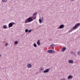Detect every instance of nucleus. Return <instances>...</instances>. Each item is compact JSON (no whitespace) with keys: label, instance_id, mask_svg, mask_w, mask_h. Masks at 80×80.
<instances>
[{"label":"nucleus","instance_id":"nucleus-31","mask_svg":"<svg viewBox=\"0 0 80 80\" xmlns=\"http://www.w3.org/2000/svg\"><path fill=\"white\" fill-rule=\"evenodd\" d=\"M58 29H59V28H58Z\"/></svg>","mask_w":80,"mask_h":80},{"label":"nucleus","instance_id":"nucleus-12","mask_svg":"<svg viewBox=\"0 0 80 80\" xmlns=\"http://www.w3.org/2000/svg\"><path fill=\"white\" fill-rule=\"evenodd\" d=\"M37 44H38V45H40V40H38L37 42Z\"/></svg>","mask_w":80,"mask_h":80},{"label":"nucleus","instance_id":"nucleus-16","mask_svg":"<svg viewBox=\"0 0 80 80\" xmlns=\"http://www.w3.org/2000/svg\"><path fill=\"white\" fill-rule=\"evenodd\" d=\"M37 12H35V13L33 14V16H35V15H37Z\"/></svg>","mask_w":80,"mask_h":80},{"label":"nucleus","instance_id":"nucleus-9","mask_svg":"<svg viewBox=\"0 0 80 80\" xmlns=\"http://www.w3.org/2000/svg\"><path fill=\"white\" fill-rule=\"evenodd\" d=\"M71 54H73V55H74V56H76V53H75V52H73V51H71Z\"/></svg>","mask_w":80,"mask_h":80},{"label":"nucleus","instance_id":"nucleus-14","mask_svg":"<svg viewBox=\"0 0 80 80\" xmlns=\"http://www.w3.org/2000/svg\"><path fill=\"white\" fill-rule=\"evenodd\" d=\"M3 28L4 29H6V28H7V25H4L3 26Z\"/></svg>","mask_w":80,"mask_h":80},{"label":"nucleus","instance_id":"nucleus-26","mask_svg":"<svg viewBox=\"0 0 80 80\" xmlns=\"http://www.w3.org/2000/svg\"><path fill=\"white\" fill-rule=\"evenodd\" d=\"M61 80H66V79H61Z\"/></svg>","mask_w":80,"mask_h":80},{"label":"nucleus","instance_id":"nucleus-13","mask_svg":"<svg viewBox=\"0 0 80 80\" xmlns=\"http://www.w3.org/2000/svg\"><path fill=\"white\" fill-rule=\"evenodd\" d=\"M31 17L33 20H35V19H36V16H32Z\"/></svg>","mask_w":80,"mask_h":80},{"label":"nucleus","instance_id":"nucleus-29","mask_svg":"<svg viewBox=\"0 0 80 80\" xmlns=\"http://www.w3.org/2000/svg\"><path fill=\"white\" fill-rule=\"evenodd\" d=\"M42 20H43V18H42Z\"/></svg>","mask_w":80,"mask_h":80},{"label":"nucleus","instance_id":"nucleus-28","mask_svg":"<svg viewBox=\"0 0 80 80\" xmlns=\"http://www.w3.org/2000/svg\"><path fill=\"white\" fill-rule=\"evenodd\" d=\"M42 69H43V68H42L41 69V70H42Z\"/></svg>","mask_w":80,"mask_h":80},{"label":"nucleus","instance_id":"nucleus-20","mask_svg":"<svg viewBox=\"0 0 80 80\" xmlns=\"http://www.w3.org/2000/svg\"><path fill=\"white\" fill-rule=\"evenodd\" d=\"M25 32H28V29H26L25 30Z\"/></svg>","mask_w":80,"mask_h":80},{"label":"nucleus","instance_id":"nucleus-27","mask_svg":"<svg viewBox=\"0 0 80 80\" xmlns=\"http://www.w3.org/2000/svg\"><path fill=\"white\" fill-rule=\"evenodd\" d=\"M72 2H73V1H75V0H71Z\"/></svg>","mask_w":80,"mask_h":80},{"label":"nucleus","instance_id":"nucleus-6","mask_svg":"<svg viewBox=\"0 0 80 80\" xmlns=\"http://www.w3.org/2000/svg\"><path fill=\"white\" fill-rule=\"evenodd\" d=\"M49 70H50L49 69H47L46 70L43 71V73H48L49 72Z\"/></svg>","mask_w":80,"mask_h":80},{"label":"nucleus","instance_id":"nucleus-11","mask_svg":"<svg viewBox=\"0 0 80 80\" xmlns=\"http://www.w3.org/2000/svg\"><path fill=\"white\" fill-rule=\"evenodd\" d=\"M28 68H31L32 67V65L30 64H28L27 65Z\"/></svg>","mask_w":80,"mask_h":80},{"label":"nucleus","instance_id":"nucleus-10","mask_svg":"<svg viewBox=\"0 0 80 80\" xmlns=\"http://www.w3.org/2000/svg\"><path fill=\"white\" fill-rule=\"evenodd\" d=\"M73 77H72V75H69L68 78V79H72V78Z\"/></svg>","mask_w":80,"mask_h":80},{"label":"nucleus","instance_id":"nucleus-5","mask_svg":"<svg viewBox=\"0 0 80 80\" xmlns=\"http://www.w3.org/2000/svg\"><path fill=\"white\" fill-rule=\"evenodd\" d=\"M68 62L69 63H71V64H73V61L72 60H68Z\"/></svg>","mask_w":80,"mask_h":80},{"label":"nucleus","instance_id":"nucleus-21","mask_svg":"<svg viewBox=\"0 0 80 80\" xmlns=\"http://www.w3.org/2000/svg\"><path fill=\"white\" fill-rule=\"evenodd\" d=\"M2 1L3 2H7V0H2Z\"/></svg>","mask_w":80,"mask_h":80},{"label":"nucleus","instance_id":"nucleus-17","mask_svg":"<svg viewBox=\"0 0 80 80\" xmlns=\"http://www.w3.org/2000/svg\"><path fill=\"white\" fill-rule=\"evenodd\" d=\"M14 43L15 44V45H17V44H18V41H15L14 42Z\"/></svg>","mask_w":80,"mask_h":80},{"label":"nucleus","instance_id":"nucleus-2","mask_svg":"<svg viewBox=\"0 0 80 80\" xmlns=\"http://www.w3.org/2000/svg\"><path fill=\"white\" fill-rule=\"evenodd\" d=\"M33 19L31 17H29L25 21V23H28V22H31L32 21H33Z\"/></svg>","mask_w":80,"mask_h":80},{"label":"nucleus","instance_id":"nucleus-18","mask_svg":"<svg viewBox=\"0 0 80 80\" xmlns=\"http://www.w3.org/2000/svg\"><path fill=\"white\" fill-rule=\"evenodd\" d=\"M33 45L34 47H37V44H36V43H34Z\"/></svg>","mask_w":80,"mask_h":80},{"label":"nucleus","instance_id":"nucleus-4","mask_svg":"<svg viewBox=\"0 0 80 80\" xmlns=\"http://www.w3.org/2000/svg\"><path fill=\"white\" fill-rule=\"evenodd\" d=\"M13 24L12 22H10L8 24V28H10V27H12V26H13Z\"/></svg>","mask_w":80,"mask_h":80},{"label":"nucleus","instance_id":"nucleus-24","mask_svg":"<svg viewBox=\"0 0 80 80\" xmlns=\"http://www.w3.org/2000/svg\"><path fill=\"white\" fill-rule=\"evenodd\" d=\"M5 46H7V45H8V44L7 43L5 44Z\"/></svg>","mask_w":80,"mask_h":80},{"label":"nucleus","instance_id":"nucleus-15","mask_svg":"<svg viewBox=\"0 0 80 80\" xmlns=\"http://www.w3.org/2000/svg\"><path fill=\"white\" fill-rule=\"evenodd\" d=\"M50 46L52 47H55V45L53 44H52Z\"/></svg>","mask_w":80,"mask_h":80},{"label":"nucleus","instance_id":"nucleus-30","mask_svg":"<svg viewBox=\"0 0 80 80\" xmlns=\"http://www.w3.org/2000/svg\"><path fill=\"white\" fill-rule=\"evenodd\" d=\"M1 56H2V55H1V54H0V57H1Z\"/></svg>","mask_w":80,"mask_h":80},{"label":"nucleus","instance_id":"nucleus-25","mask_svg":"<svg viewBox=\"0 0 80 80\" xmlns=\"http://www.w3.org/2000/svg\"><path fill=\"white\" fill-rule=\"evenodd\" d=\"M11 23H12V24H13V25H14V24H15V23L14 22H12Z\"/></svg>","mask_w":80,"mask_h":80},{"label":"nucleus","instance_id":"nucleus-3","mask_svg":"<svg viewBox=\"0 0 80 80\" xmlns=\"http://www.w3.org/2000/svg\"><path fill=\"white\" fill-rule=\"evenodd\" d=\"M47 52L48 53H55V50L52 49H50L49 50H48Z\"/></svg>","mask_w":80,"mask_h":80},{"label":"nucleus","instance_id":"nucleus-23","mask_svg":"<svg viewBox=\"0 0 80 80\" xmlns=\"http://www.w3.org/2000/svg\"><path fill=\"white\" fill-rule=\"evenodd\" d=\"M32 32L31 29H30L29 31L28 30V32H29V33H30V32Z\"/></svg>","mask_w":80,"mask_h":80},{"label":"nucleus","instance_id":"nucleus-8","mask_svg":"<svg viewBox=\"0 0 80 80\" xmlns=\"http://www.w3.org/2000/svg\"><path fill=\"white\" fill-rule=\"evenodd\" d=\"M59 28L60 29L64 28V25H63V24H62L60 25L59 27Z\"/></svg>","mask_w":80,"mask_h":80},{"label":"nucleus","instance_id":"nucleus-7","mask_svg":"<svg viewBox=\"0 0 80 80\" xmlns=\"http://www.w3.org/2000/svg\"><path fill=\"white\" fill-rule=\"evenodd\" d=\"M67 49V48L65 47H63L61 50L62 52H65V51Z\"/></svg>","mask_w":80,"mask_h":80},{"label":"nucleus","instance_id":"nucleus-1","mask_svg":"<svg viewBox=\"0 0 80 80\" xmlns=\"http://www.w3.org/2000/svg\"><path fill=\"white\" fill-rule=\"evenodd\" d=\"M80 26V23H77L72 28H71L70 30L68 32L70 33V32H72L73 30H75L78 28Z\"/></svg>","mask_w":80,"mask_h":80},{"label":"nucleus","instance_id":"nucleus-19","mask_svg":"<svg viewBox=\"0 0 80 80\" xmlns=\"http://www.w3.org/2000/svg\"><path fill=\"white\" fill-rule=\"evenodd\" d=\"M39 23H42V19H39Z\"/></svg>","mask_w":80,"mask_h":80},{"label":"nucleus","instance_id":"nucleus-22","mask_svg":"<svg viewBox=\"0 0 80 80\" xmlns=\"http://www.w3.org/2000/svg\"><path fill=\"white\" fill-rule=\"evenodd\" d=\"M78 55H80V51H79L78 52Z\"/></svg>","mask_w":80,"mask_h":80}]
</instances>
